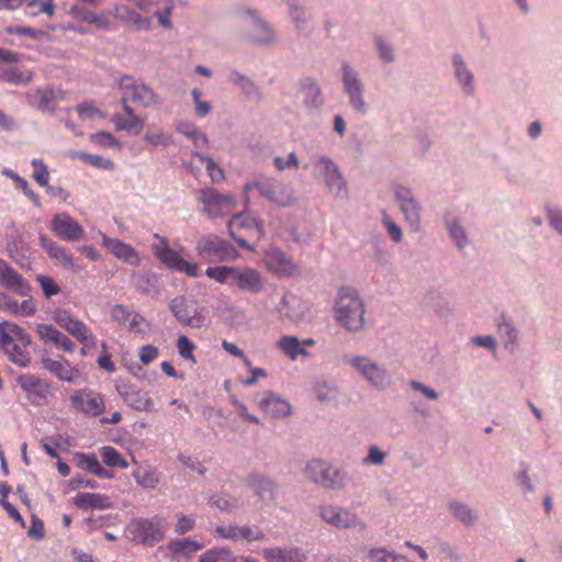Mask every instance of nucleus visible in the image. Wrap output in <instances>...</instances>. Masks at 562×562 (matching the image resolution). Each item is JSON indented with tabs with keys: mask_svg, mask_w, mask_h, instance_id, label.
Returning a JSON list of instances; mask_svg holds the SVG:
<instances>
[{
	"mask_svg": "<svg viewBox=\"0 0 562 562\" xmlns=\"http://www.w3.org/2000/svg\"><path fill=\"white\" fill-rule=\"evenodd\" d=\"M192 155L205 165V169L212 182L218 183L224 180L223 169L210 157L200 151H193Z\"/></svg>",
	"mask_w": 562,
	"mask_h": 562,
	"instance_id": "obj_46",
	"label": "nucleus"
},
{
	"mask_svg": "<svg viewBox=\"0 0 562 562\" xmlns=\"http://www.w3.org/2000/svg\"><path fill=\"white\" fill-rule=\"evenodd\" d=\"M268 562H305L306 554L300 548H270L263 550Z\"/></svg>",
	"mask_w": 562,
	"mask_h": 562,
	"instance_id": "obj_28",
	"label": "nucleus"
},
{
	"mask_svg": "<svg viewBox=\"0 0 562 562\" xmlns=\"http://www.w3.org/2000/svg\"><path fill=\"white\" fill-rule=\"evenodd\" d=\"M328 192L335 198H344L347 195V183L344 180L339 168L336 172L328 175L323 179Z\"/></svg>",
	"mask_w": 562,
	"mask_h": 562,
	"instance_id": "obj_39",
	"label": "nucleus"
},
{
	"mask_svg": "<svg viewBox=\"0 0 562 562\" xmlns=\"http://www.w3.org/2000/svg\"><path fill=\"white\" fill-rule=\"evenodd\" d=\"M240 526L238 525H227V526H216L215 528V535L232 541L240 540L239 535Z\"/></svg>",
	"mask_w": 562,
	"mask_h": 562,
	"instance_id": "obj_63",
	"label": "nucleus"
},
{
	"mask_svg": "<svg viewBox=\"0 0 562 562\" xmlns=\"http://www.w3.org/2000/svg\"><path fill=\"white\" fill-rule=\"evenodd\" d=\"M311 164L315 169V172L324 179L330 173L336 172L338 166L327 156L313 155L311 157Z\"/></svg>",
	"mask_w": 562,
	"mask_h": 562,
	"instance_id": "obj_44",
	"label": "nucleus"
},
{
	"mask_svg": "<svg viewBox=\"0 0 562 562\" xmlns=\"http://www.w3.org/2000/svg\"><path fill=\"white\" fill-rule=\"evenodd\" d=\"M453 65L456 68V74L459 79V81L465 87L470 86L472 81V75L471 72L465 68L463 60L460 56L453 57Z\"/></svg>",
	"mask_w": 562,
	"mask_h": 562,
	"instance_id": "obj_64",
	"label": "nucleus"
},
{
	"mask_svg": "<svg viewBox=\"0 0 562 562\" xmlns=\"http://www.w3.org/2000/svg\"><path fill=\"white\" fill-rule=\"evenodd\" d=\"M74 462L78 468L88 471L92 474L95 473L97 468L99 467L100 463L94 456L85 454L81 452H77L74 454Z\"/></svg>",
	"mask_w": 562,
	"mask_h": 562,
	"instance_id": "obj_54",
	"label": "nucleus"
},
{
	"mask_svg": "<svg viewBox=\"0 0 562 562\" xmlns=\"http://www.w3.org/2000/svg\"><path fill=\"white\" fill-rule=\"evenodd\" d=\"M0 80L13 85H27L32 80V72L21 71L14 64H0Z\"/></svg>",
	"mask_w": 562,
	"mask_h": 562,
	"instance_id": "obj_34",
	"label": "nucleus"
},
{
	"mask_svg": "<svg viewBox=\"0 0 562 562\" xmlns=\"http://www.w3.org/2000/svg\"><path fill=\"white\" fill-rule=\"evenodd\" d=\"M72 406L89 416H99L104 409V401L102 396L91 390H78L71 396Z\"/></svg>",
	"mask_w": 562,
	"mask_h": 562,
	"instance_id": "obj_13",
	"label": "nucleus"
},
{
	"mask_svg": "<svg viewBox=\"0 0 562 562\" xmlns=\"http://www.w3.org/2000/svg\"><path fill=\"white\" fill-rule=\"evenodd\" d=\"M203 213L214 220L228 215L237 205L232 194H222L213 188H203L198 193Z\"/></svg>",
	"mask_w": 562,
	"mask_h": 562,
	"instance_id": "obj_4",
	"label": "nucleus"
},
{
	"mask_svg": "<svg viewBox=\"0 0 562 562\" xmlns=\"http://www.w3.org/2000/svg\"><path fill=\"white\" fill-rule=\"evenodd\" d=\"M64 99L65 92L61 89L49 86L26 93L27 104L43 112L53 111L52 105Z\"/></svg>",
	"mask_w": 562,
	"mask_h": 562,
	"instance_id": "obj_15",
	"label": "nucleus"
},
{
	"mask_svg": "<svg viewBox=\"0 0 562 562\" xmlns=\"http://www.w3.org/2000/svg\"><path fill=\"white\" fill-rule=\"evenodd\" d=\"M34 330L43 342H49L56 347L58 346L59 340L64 336L61 331H59L57 328L49 324H36Z\"/></svg>",
	"mask_w": 562,
	"mask_h": 562,
	"instance_id": "obj_45",
	"label": "nucleus"
},
{
	"mask_svg": "<svg viewBox=\"0 0 562 562\" xmlns=\"http://www.w3.org/2000/svg\"><path fill=\"white\" fill-rule=\"evenodd\" d=\"M75 505L83 510L108 509L113 506L110 497L100 493H79L74 498Z\"/></svg>",
	"mask_w": 562,
	"mask_h": 562,
	"instance_id": "obj_30",
	"label": "nucleus"
},
{
	"mask_svg": "<svg viewBox=\"0 0 562 562\" xmlns=\"http://www.w3.org/2000/svg\"><path fill=\"white\" fill-rule=\"evenodd\" d=\"M278 311L281 316L297 324L308 316L311 303L293 293H285L279 303Z\"/></svg>",
	"mask_w": 562,
	"mask_h": 562,
	"instance_id": "obj_12",
	"label": "nucleus"
},
{
	"mask_svg": "<svg viewBox=\"0 0 562 562\" xmlns=\"http://www.w3.org/2000/svg\"><path fill=\"white\" fill-rule=\"evenodd\" d=\"M67 333L81 344L88 345L89 342H94V336L91 334L88 326L77 318L71 324Z\"/></svg>",
	"mask_w": 562,
	"mask_h": 562,
	"instance_id": "obj_52",
	"label": "nucleus"
},
{
	"mask_svg": "<svg viewBox=\"0 0 562 562\" xmlns=\"http://www.w3.org/2000/svg\"><path fill=\"white\" fill-rule=\"evenodd\" d=\"M119 88L122 94L140 108L147 109L158 103V95L154 90L143 81L136 80L132 76L124 75L119 81Z\"/></svg>",
	"mask_w": 562,
	"mask_h": 562,
	"instance_id": "obj_7",
	"label": "nucleus"
},
{
	"mask_svg": "<svg viewBox=\"0 0 562 562\" xmlns=\"http://www.w3.org/2000/svg\"><path fill=\"white\" fill-rule=\"evenodd\" d=\"M161 521L162 519L158 516L133 519L126 527V538L133 542L153 547L165 537Z\"/></svg>",
	"mask_w": 562,
	"mask_h": 562,
	"instance_id": "obj_2",
	"label": "nucleus"
},
{
	"mask_svg": "<svg viewBox=\"0 0 562 562\" xmlns=\"http://www.w3.org/2000/svg\"><path fill=\"white\" fill-rule=\"evenodd\" d=\"M210 502L213 507L225 513H234L244 506L238 497L228 494L214 495Z\"/></svg>",
	"mask_w": 562,
	"mask_h": 562,
	"instance_id": "obj_38",
	"label": "nucleus"
},
{
	"mask_svg": "<svg viewBox=\"0 0 562 562\" xmlns=\"http://www.w3.org/2000/svg\"><path fill=\"white\" fill-rule=\"evenodd\" d=\"M229 82L238 88L246 98L260 100L261 92L259 87L247 76L238 70H232L229 74Z\"/></svg>",
	"mask_w": 562,
	"mask_h": 562,
	"instance_id": "obj_32",
	"label": "nucleus"
},
{
	"mask_svg": "<svg viewBox=\"0 0 562 562\" xmlns=\"http://www.w3.org/2000/svg\"><path fill=\"white\" fill-rule=\"evenodd\" d=\"M307 106L319 108L323 103L321 90L312 79H305L301 87Z\"/></svg>",
	"mask_w": 562,
	"mask_h": 562,
	"instance_id": "obj_40",
	"label": "nucleus"
},
{
	"mask_svg": "<svg viewBox=\"0 0 562 562\" xmlns=\"http://www.w3.org/2000/svg\"><path fill=\"white\" fill-rule=\"evenodd\" d=\"M34 167L33 178L41 187H47L49 172L47 166L41 159H33Z\"/></svg>",
	"mask_w": 562,
	"mask_h": 562,
	"instance_id": "obj_58",
	"label": "nucleus"
},
{
	"mask_svg": "<svg viewBox=\"0 0 562 562\" xmlns=\"http://www.w3.org/2000/svg\"><path fill=\"white\" fill-rule=\"evenodd\" d=\"M5 330L14 338L20 346L27 347L31 345V337L23 328L13 323H3Z\"/></svg>",
	"mask_w": 562,
	"mask_h": 562,
	"instance_id": "obj_57",
	"label": "nucleus"
},
{
	"mask_svg": "<svg viewBox=\"0 0 562 562\" xmlns=\"http://www.w3.org/2000/svg\"><path fill=\"white\" fill-rule=\"evenodd\" d=\"M313 391L316 398L322 403H335L340 395L338 386L325 380L315 381Z\"/></svg>",
	"mask_w": 562,
	"mask_h": 562,
	"instance_id": "obj_36",
	"label": "nucleus"
},
{
	"mask_svg": "<svg viewBox=\"0 0 562 562\" xmlns=\"http://www.w3.org/2000/svg\"><path fill=\"white\" fill-rule=\"evenodd\" d=\"M120 394L123 400L136 411L147 409L150 403L149 398L143 396L139 392H136L130 387L125 389L124 391H120Z\"/></svg>",
	"mask_w": 562,
	"mask_h": 562,
	"instance_id": "obj_48",
	"label": "nucleus"
},
{
	"mask_svg": "<svg viewBox=\"0 0 562 562\" xmlns=\"http://www.w3.org/2000/svg\"><path fill=\"white\" fill-rule=\"evenodd\" d=\"M231 286L249 294H259L265 288V279L255 268L234 266Z\"/></svg>",
	"mask_w": 562,
	"mask_h": 562,
	"instance_id": "obj_9",
	"label": "nucleus"
},
{
	"mask_svg": "<svg viewBox=\"0 0 562 562\" xmlns=\"http://www.w3.org/2000/svg\"><path fill=\"white\" fill-rule=\"evenodd\" d=\"M395 196L412 231L417 232L419 229L420 221L419 207L413 198L412 192L408 189L398 187L395 191Z\"/></svg>",
	"mask_w": 562,
	"mask_h": 562,
	"instance_id": "obj_18",
	"label": "nucleus"
},
{
	"mask_svg": "<svg viewBox=\"0 0 562 562\" xmlns=\"http://www.w3.org/2000/svg\"><path fill=\"white\" fill-rule=\"evenodd\" d=\"M276 348L291 361H296L299 357H311V353L305 348H303L301 340L296 336H281L276 342Z\"/></svg>",
	"mask_w": 562,
	"mask_h": 562,
	"instance_id": "obj_27",
	"label": "nucleus"
},
{
	"mask_svg": "<svg viewBox=\"0 0 562 562\" xmlns=\"http://www.w3.org/2000/svg\"><path fill=\"white\" fill-rule=\"evenodd\" d=\"M334 318L338 325L350 330L351 324V288L340 286L333 306Z\"/></svg>",
	"mask_w": 562,
	"mask_h": 562,
	"instance_id": "obj_17",
	"label": "nucleus"
},
{
	"mask_svg": "<svg viewBox=\"0 0 562 562\" xmlns=\"http://www.w3.org/2000/svg\"><path fill=\"white\" fill-rule=\"evenodd\" d=\"M103 246L109 249L116 258L124 260L131 266H138L140 258L136 250L119 239L103 236Z\"/></svg>",
	"mask_w": 562,
	"mask_h": 562,
	"instance_id": "obj_25",
	"label": "nucleus"
},
{
	"mask_svg": "<svg viewBox=\"0 0 562 562\" xmlns=\"http://www.w3.org/2000/svg\"><path fill=\"white\" fill-rule=\"evenodd\" d=\"M268 269L279 277H290L296 272V266L280 249H271L266 256Z\"/></svg>",
	"mask_w": 562,
	"mask_h": 562,
	"instance_id": "obj_22",
	"label": "nucleus"
},
{
	"mask_svg": "<svg viewBox=\"0 0 562 562\" xmlns=\"http://www.w3.org/2000/svg\"><path fill=\"white\" fill-rule=\"evenodd\" d=\"M43 363L45 369L54 373L59 380L74 381V371L69 364L53 359H44Z\"/></svg>",
	"mask_w": 562,
	"mask_h": 562,
	"instance_id": "obj_43",
	"label": "nucleus"
},
{
	"mask_svg": "<svg viewBox=\"0 0 562 562\" xmlns=\"http://www.w3.org/2000/svg\"><path fill=\"white\" fill-rule=\"evenodd\" d=\"M137 485L144 490H155L161 480V473L153 468L137 469L133 472Z\"/></svg>",
	"mask_w": 562,
	"mask_h": 562,
	"instance_id": "obj_35",
	"label": "nucleus"
},
{
	"mask_svg": "<svg viewBox=\"0 0 562 562\" xmlns=\"http://www.w3.org/2000/svg\"><path fill=\"white\" fill-rule=\"evenodd\" d=\"M303 474L308 481L331 490L342 487L347 479L346 473L322 459L307 461Z\"/></svg>",
	"mask_w": 562,
	"mask_h": 562,
	"instance_id": "obj_1",
	"label": "nucleus"
},
{
	"mask_svg": "<svg viewBox=\"0 0 562 562\" xmlns=\"http://www.w3.org/2000/svg\"><path fill=\"white\" fill-rule=\"evenodd\" d=\"M353 367L374 386L383 387L387 383L384 370L364 358L353 359Z\"/></svg>",
	"mask_w": 562,
	"mask_h": 562,
	"instance_id": "obj_26",
	"label": "nucleus"
},
{
	"mask_svg": "<svg viewBox=\"0 0 562 562\" xmlns=\"http://www.w3.org/2000/svg\"><path fill=\"white\" fill-rule=\"evenodd\" d=\"M0 285L21 296H27L31 293V286L25 279L2 259H0Z\"/></svg>",
	"mask_w": 562,
	"mask_h": 562,
	"instance_id": "obj_16",
	"label": "nucleus"
},
{
	"mask_svg": "<svg viewBox=\"0 0 562 562\" xmlns=\"http://www.w3.org/2000/svg\"><path fill=\"white\" fill-rule=\"evenodd\" d=\"M233 271H234V266H217V267H209L205 270V274L210 279H213L221 284H228L231 286Z\"/></svg>",
	"mask_w": 562,
	"mask_h": 562,
	"instance_id": "obj_51",
	"label": "nucleus"
},
{
	"mask_svg": "<svg viewBox=\"0 0 562 562\" xmlns=\"http://www.w3.org/2000/svg\"><path fill=\"white\" fill-rule=\"evenodd\" d=\"M71 14L75 19L93 24L97 29L103 31H110L112 26L111 18L105 13H94L85 7H74Z\"/></svg>",
	"mask_w": 562,
	"mask_h": 562,
	"instance_id": "obj_29",
	"label": "nucleus"
},
{
	"mask_svg": "<svg viewBox=\"0 0 562 562\" xmlns=\"http://www.w3.org/2000/svg\"><path fill=\"white\" fill-rule=\"evenodd\" d=\"M144 140L154 148L158 146L168 147L173 144L172 136L159 128H148L144 135Z\"/></svg>",
	"mask_w": 562,
	"mask_h": 562,
	"instance_id": "obj_42",
	"label": "nucleus"
},
{
	"mask_svg": "<svg viewBox=\"0 0 562 562\" xmlns=\"http://www.w3.org/2000/svg\"><path fill=\"white\" fill-rule=\"evenodd\" d=\"M114 15L121 22L130 25L135 31H148L151 26V21L148 18L142 16L135 10L127 5L121 4L114 8Z\"/></svg>",
	"mask_w": 562,
	"mask_h": 562,
	"instance_id": "obj_24",
	"label": "nucleus"
},
{
	"mask_svg": "<svg viewBox=\"0 0 562 562\" xmlns=\"http://www.w3.org/2000/svg\"><path fill=\"white\" fill-rule=\"evenodd\" d=\"M100 454H101L102 461L108 467H117L121 469L128 468L127 461L125 459H123L122 456L120 454V452L111 446L101 448Z\"/></svg>",
	"mask_w": 562,
	"mask_h": 562,
	"instance_id": "obj_49",
	"label": "nucleus"
},
{
	"mask_svg": "<svg viewBox=\"0 0 562 562\" xmlns=\"http://www.w3.org/2000/svg\"><path fill=\"white\" fill-rule=\"evenodd\" d=\"M0 345L10 360L20 367H27L31 362L26 347L20 346L14 338L5 330V325L0 324Z\"/></svg>",
	"mask_w": 562,
	"mask_h": 562,
	"instance_id": "obj_19",
	"label": "nucleus"
},
{
	"mask_svg": "<svg viewBox=\"0 0 562 562\" xmlns=\"http://www.w3.org/2000/svg\"><path fill=\"white\" fill-rule=\"evenodd\" d=\"M247 485L262 503L274 502L278 496L279 485L270 476L261 473H252L247 477Z\"/></svg>",
	"mask_w": 562,
	"mask_h": 562,
	"instance_id": "obj_14",
	"label": "nucleus"
},
{
	"mask_svg": "<svg viewBox=\"0 0 562 562\" xmlns=\"http://www.w3.org/2000/svg\"><path fill=\"white\" fill-rule=\"evenodd\" d=\"M234 558L233 551L226 547L211 549L204 552L198 562H232Z\"/></svg>",
	"mask_w": 562,
	"mask_h": 562,
	"instance_id": "obj_47",
	"label": "nucleus"
},
{
	"mask_svg": "<svg viewBox=\"0 0 562 562\" xmlns=\"http://www.w3.org/2000/svg\"><path fill=\"white\" fill-rule=\"evenodd\" d=\"M288 12L289 16L299 31L305 30L310 21V14L307 10L299 3L297 0H288Z\"/></svg>",
	"mask_w": 562,
	"mask_h": 562,
	"instance_id": "obj_37",
	"label": "nucleus"
},
{
	"mask_svg": "<svg viewBox=\"0 0 562 562\" xmlns=\"http://www.w3.org/2000/svg\"><path fill=\"white\" fill-rule=\"evenodd\" d=\"M321 517L324 521L337 528H348L350 525L349 512L340 507L323 506Z\"/></svg>",
	"mask_w": 562,
	"mask_h": 562,
	"instance_id": "obj_33",
	"label": "nucleus"
},
{
	"mask_svg": "<svg viewBox=\"0 0 562 562\" xmlns=\"http://www.w3.org/2000/svg\"><path fill=\"white\" fill-rule=\"evenodd\" d=\"M252 188H255L261 196L277 206L284 207L294 202L293 189L276 179L261 177L254 183H247L244 186L245 193Z\"/></svg>",
	"mask_w": 562,
	"mask_h": 562,
	"instance_id": "obj_3",
	"label": "nucleus"
},
{
	"mask_svg": "<svg viewBox=\"0 0 562 562\" xmlns=\"http://www.w3.org/2000/svg\"><path fill=\"white\" fill-rule=\"evenodd\" d=\"M191 95L193 99L194 111H195L196 116H199V117L206 116L211 112L212 106L207 101L201 100L202 92L199 89L194 88L191 91Z\"/></svg>",
	"mask_w": 562,
	"mask_h": 562,
	"instance_id": "obj_61",
	"label": "nucleus"
},
{
	"mask_svg": "<svg viewBox=\"0 0 562 562\" xmlns=\"http://www.w3.org/2000/svg\"><path fill=\"white\" fill-rule=\"evenodd\" d=\"M20 387L30 395L32 402L45 400L49 395V385L33 374H21L16 378Z\"/></svg>",
	"mask_w": 562,
	"mask_h": 562,
	"instance_id": "obj_23",
	"label": "nucleus"
},
{
	"mask_svg": "<svg viewBox=\"0 0 562 562\" xmlns=\"http://www.w3.org/2000/svg\"><path fill=\"white\" fill-rule=\"evenodd\" d=\"M169 310L176 319L183 326L201 328L205 325L203 310L193 299L184 295L173 297L169 301Z\"/></svg>",
	"mask_w": 562,
	"mask_h": 562,
	"instance_id": "obj_6",
	"label": "nucleus"
},
{
	"mask_svg": "<svg viewBox=\"0 0 562 562\" xmlns=\"http://www.w3.org/2000/svg\"><path fill=\"white\" fill-rule=\"evenodd\" d=\"M450 509L452 510L453 516L465 525H472L476 519L472 509L463 504L453 503L450 505Z\"/></svg>",
	"mask_w": 562,
	"mask_h": 562,
	"instance_id": "obj_56",
	"label": "nucleus"
},
{
	"mask_svg": "<svg viewBox=\"0 0 562 562\" xmlns=\"http://www.w3.org/2000/svg\"><path fill=\"white\" fill-rule=\"evenodd\" d=\"M154 237L159 240L158 244L153 245L154 255L168 268L186 273L188 277L198 278L201 276V269L198 263H191L183 259L176 250L168 246L165 238L155 234Z\"/></svg>",
	"mask_w": 562,
	"mask_h": 562,
	"instance_id": "obj_5",
	"label": "nucleus"
},
{
	"mask_svg": "<svg viewBox=\"0 0 562 562\" xmlns=\"http://www.w3.org/2000/svg\"><path fill=\"white\" fill-rule=\"evenodd\" d=\"M36 281L46 297H52L60 292V286L50 277L38 274Z\"/></svg>",
	"mask_w": 562,
	"mask_h": 562,
	"instance_id": "obj_59",
	"label": "nucleus"
},
{
	"mask_svg": "<svg viewBox=\"0 0 562 562\" xmlns=\"http://www.w3.org/2000/svg\"><path fill=\"white\" fill-rule=\"evenodd\" d=\"M25 2L26 9L32 15L44 13L48 18H52L55 13V5L50 0H25Z\"/></svg>",
	"mask_w": 562,
	"mask_h": 562,
	"instance_id": "obj_53",
	"label": "nucleus"
},
{
	"mask_svg": "<svg viewBox=\"0 0 562 562\" xmlns=\"http://www.w3.org/2000/svg\"><path fill=\"white\" fill-rule=\"evenodd\" d=\"M229 235L232 238H236V229L243 228L248 232V237L260 240L265 233L263 227L256 218L245 215L244 213L235 214L227 224Z\"/></svg>",
	"mask_w": 562,
	"mask_h": 562,
	"instance_id": "obj_21",
	"label": "nucleus"
},
{
	"mask_svg": "<svg viewBox=\"0 0 562 562\" xmlns=\"http://www.w3.org/2000/svg\"><path fill=\"white\" fill-rule=\"evenodd\" d=\"M196 254L206 262L225 261L233 257L231 245L216 235L203 236L196 244Z\"/></svg>",
	"mask_w": 562,
	"mask_h": 562,
	"instance_id": "obj_8",
	"label": "nucleus"
},
{
	"mask_svg": "<svg viewBox=\"0 0 562 562\" xmlns=\"http://www.w3.org/2000/svg\"><path fill=\"white\" fill-rule=\"evenodd\" d=\"M240 540L247 542L263 541L266 536L262 529L257 525H244L239 530Z\"/></svg>",
	"mask_w": 562,
	"mask_h": 562,
	"instance_id": "obj_55",
	"label": "nucleus"
},
{
	"mask_svg": "<svg viewBox=\"0 0 562 562\" xmlns=\"http://www.w3.org/2000/svg\"><path fill=\"white\" fill-rule=\"evenodd\" d=\"M41 246L47 251L50 258L58 260L68 269L77 270V266L71 255L66 249L59 246L57 243L46 236L40 237Z\"/></svg>",
	"mask_w": 562,
	"mask_h": 562,
	"instance_id": "obj_31",
	"label": "nucleus"
},
{
	"mask_svg": "<svg viewBox=\"0 0 562 562\" xmlns=\"http://www.w3.org/2000/svg\"><path fill=\"white\" fill-rule=\"evenodd\" d=\"M52 232L66 241H78L83 237V227L68 213H57L50 221Z\"/></svg>",
	"mask_w": 562,
	"mask_h": 562,
	"instance_id": "obj_11",
	"label": "nucleus"
},
{
	"mask_svg": "<svg viewBox=\"0 0 562 562\" xmlns=\"http://www.w3.org/2000/svg\"><path fill=\"white\" fill-rule=\"evenodd\" d=\"M116 130L127 131L130 133L138 134L143 127V121L138 116H125L122 114H115L112 119Z\"/></svg>",
	"mask_w": 562,
	"mask_h": 562,
	"instance_id": "obj_41",
	"label": "nucleus"
},
{
	"mask_svg": "<svg viewBox=\"0 0 562 562\" xmlns=\"http://www.w3.org/2000/svg\"><path fill=\"white\" fill-rule=\"evenodd\" d=\"M258 407L274 419L284 418L292 414L290 403L271 391L263 393L262 398L258 402Z\"/></svg>",
	"mask_w": 562,
	"mask_h": 562,
	"instance_id": "obj_20",
	"label": "nucleus"
},
{
	"mask_svg": "<svg viewBox=\"0 0 562 562\" xmlns=\"http://www.w3.org/2000/svg\"><path fill=\"white\" fill-rule=\"evenodd\" d=\"M168 549L173 554H189L192 552H196L202 549V544L198 541L191 540L189 538L180 539V540H172L168 544Z\"/></svg>",
	"mask_w": 562,
	"mask_h": 562,
	"instance_id": "obj_50",
	"label": "nucleus"
},
{
	"mask_svg": "<svg viewBox=\"0 0 562 562\" xmlns=\"http://www.w3.org/2000/svg\"><path fill=\"white\" fill-rule=\"evenodd\" d=\"M177 348L179 355L187 360L195 362L193 357L194 344L184 335L179 336L177 340Z\"/></svg>",
	"mask_w": 562,
	"mask_h": 562,
	"instance_id": "obj_62",
	"label": "nucleus"
},
{
	"mask_svg": "<svg viewBox=\"0 0 562 562\" xmlns=\"http://www.w3.org/2000/svg\"><path fill=\"white\" fill-rule=\"evenodd\" d=\"M249 20L246 25V38L257 45H272L277 42L273 27L262 20L255 11H245Z\"/></svg>",
	"mask_w": 562,
	"mask_h": 562,
	"instance_id": "obj_10",
	"label": "nucleus"
},
{
	"mask_svg": "<svg viewBox=\"0 0 562 562\" xmlns=\"http://www.w3.org/2000/svg\"><path fill=\"white\" fill-rule=\"evenodd\" d=\"M177 521L175 525V532L182 536L194 528L195 520L193 516H188L182 513L176 515Z\"/></svg>",
	"mask_w": 562,
	"mask_h": 562,
	"instance_id": "obj_60",
	"label": "nucleus"
}]
</instances>
